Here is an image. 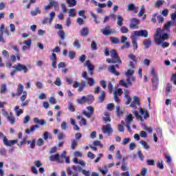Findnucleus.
I'll return each instance as SVG.
<instances>
[{
    "instance_id": "1",
    "label": "nucleus",
    "mask_w": 176,
    "mask_h": 176,
    "mask_svg": "<svg viewBox=\"0 0 176 176\" xmlns=\"http://www.w3.org/2000/svg\"><path fill=\"white\" fill-rule=\"evenodd\" d=\"M163 31H164V30L162 28H157L156 30V34L154 36V40L156 45H162V47H163V49H165V47H168V46H170V43L168 42L163 41H167L169 36L168 33H164L163 34H162V32H163Z\"/></svg>"
},
{
    "instance_id": "2",
    "label": "nucleus",
    "mask_w": 176,
    "mask_h": 176,
    "mask_svg": "<svg viewBox=\"0 0 176 176\" xmlns=\"http://www.w3.org/2000/svg\"><path fill=\"white\" fill-rule=\"evenodd\" d=\"M56 30H60L58 32V35L60 40L59 41V45H63V41L65 40V32L63 30V25L58 23L55 25Z\"/></svg>"
},
{
    "instance_id": "3",
    "label": "nucleus",
    "mask_w": 176,
    "mask_h": 176,
    "mask_svg": "<svg viewBox=\"0 0 176 176\" xmlns=\"http://www.w3.org/2000/svg\"><path fill=\"white\" fill-rule=\"evenodd\" d=\"M100 31L105 36H109L110 35H113V34H116V30L115 28H111V25H107L103 29H101Z\"/></svg>"
},
{
    "instance_id": "4",
    "label": "nucleus",
    "mask_w": 176,
    "mask_h": 176,
    "mask_svg": "<svg viewBox=\"0 0 176 176\" xmlns=\"http://www.w3.org/2000/svg\"><path fill=\"white\" fill-rule=\"evenodd\" d=\"M12 68L18 72H23V74H27V72H28V68L27 67V66L21 63L14 65Z\"/></svg>"
},
{
    "instance_id": "5",
    "label": "nucleus",
    "mask_w": 176,
    "mask_h": 176,
    "mask_svg": "<svg viewBox=\"0 0 176 176\" xmlns=\"http://www.w3.org/2000/svg\"><path fill=\"white\" fill-rule=\"evenodd\" d=\"M132 35H134V36H143V38H148L149 36V33L148 32V30H141L138 31H134L131 33Z\"/></svg>"
},
{
    "instance_id": "6",
    "label": "nucleus",
    "mask_w": 176,
    "mask_h": 176,
    "mask_svg": "<svg viewBox=\"0 0 176 176\" xmlns=\"http://www.w3.org/2000/svg\"><path fill=\"white\" fill-rule=\"evenodd\" d=\"M110 56L113 60H115L116 63H119V64H122V60H120V57L118 55V52L114 49L110 51Z\"/></svg>"
},
{
    "instance_id": "7",
    "label": "nucleus",
    "mask_w": 176,
    "mask_h": 176,
    "mask_svg": "<svg viewBox=\"0 0 176 176\" xmlns=\"http://www.w3.org/2000/svg\"><path fill=\"white\" fill-rule=\"evenodd\" d=\"M122 94H123V90H122V89H120V88L113 91V98H114V100L116 101V102L118 103L120 102V99L119 98L118 96H122Z\"/></svg>"
},
{
    "instance_id": "8",
    "label": "nucleus",
    "mask_w": 176,
    "mask_h": 176,
    "mask_svg": "<svg viewBox=\"0 0 176 176\" xmlns=\"http://www.w3.org/2000/svg\"><path fill=\"white\" fill-rule=\"evenodd\" d=\"M87 82H86V81L82 80L80 84L78 82H76L74 85H73V87H74V89H77V87H78V91H83V89H85V87H86V85Z\"/></svg>"
},
{
    "instance_id": "9",
    "label": "nucleus",
    "mask_w": 176,
    "mask_h": 176,
    "mask_svg": "<svg viewBox=\"0 0 176 176\" xmlns=\"http://www.w3.org/2000/svg\"><path fill=\"white\" fill-rule=\"evenodd\" d=\"M140 24V20L135 18L131 19V23L129 25L130 28L132 30H137L138 25Z\"/></svg>"
},
{
    "instance_id": "10",
    "label": "nucleus",
    "mask_w": 176,
    "mask_h": 176,
    "mask_svg": "<svg viewBox=\"0 0 176 176\" xmlns=\"http://www.w3.org/2000/svg\"><path fill=\"white\" fill-rule=\"evenodd\" d=\"M50 60L52 61V68L56 69L57 68V55L56 54L52 53V55L50 56Z\"/></svg>"
},
{
    "instance_id": "11",
    "label": "nucleus",
    "mask_w": 176,
    "mask_h": 176,
    "mask_svg": "<svg viewBox=\"0 0 176 176\" xmlns=\"http://www.w3.org/2000/svg\"><path fill=\"white\" fill-rule=\"evenodd\" d=\"M3 142L4 145L6 146H12V145H14V144H17V140H8V138L6 137H3Z\"/></svg>"
},
{
    "instance_id": "12",
    "label": "nucleus",
    "mask_w": 176,
    "mask_h": 176,
    "mask_svg": "<svg viewBox=\"0 0 176 176\" xmlns=\"http://www.w3.org/2000/svg\"><path fill=\"white\" fill-rule=\"evenodd\" d=\"M102 130L104 134L107 133L109 135L111 134V133H113V129L111 124L104 125Z\"/></svg>"
},
{
    "instance_id": "13",
    "label": "nucleus",
    "mask_w": 176,
    "mask_h": 176,
    "mask_svg": "<svg viewBox=\"0 0 176 176\" xmlns=\"http://www.w3.org/2000/svg\"><path fill=\"white\" fill-rule=\"evenodd\" d=\"M133 101L130 104L131 108H135L137 105H140V98L137 96H133Z\"/></svg>"
},
{
    "instance_id": "14",
    "label": "nucleus",
    "mask_w": 176,
    "mask_h": 176,
    "mask_svg": "<svg viewBox=\"0 0 176 176\" xmlns=\"http://www.w3.org/2000/svg\"><path fill=\"white\" fill-rule=\"evenodd\" d=\"M24 93V85L22 84H19L16 88V97H20L21 94H23Z\"/></svg>"
},
{
    "instance_id": "15",
    "label": "nucleus",
    "mask_w": 176,
    "mask_h": 176,
    "mask_svg": "<svg viewBox=\"0 0 176 176\" xmlns=\"http://www.w3.org/2000/svg\"><path fill=\"white\" fill-rule=\"evenodd\" d=\"M50 162H58V163H63V161L60 160V154L56 153L54 155L50 156Z\"/></svg>"
},
{
    "instance_id": "16",
    "label": "nucleus",
    "mask_w": 176,
    "mask_h": 176,
    "mask_svg": "<svg viewBox=\"0 0 176 176\" xmlns=\"http://www.w3.org/2000/svg\"><path fill=\"white\" fill-rule=\"evenodd\" d=\"M118 67H119V65H118L109 66L107 67V69L109 71H110V72H111V74H113L116 76H119V72H116V70L115 69V68H118Z\"/></svg>"
},
{
    "instance_id": "17",
    "label": "nucleus",
    "mask_w": 176,
    "mask_h": 176,
    "mask_svg": "<svg viewBox=\"0 0 176 176\" xmlns=\"http://www.w3.org/2000/svg\"><path fill=\"white\" fill-rule=\"evenodd\" d=\"M131 39H132V46L133 47V50H137V49H138V44L137 43V37L131 34Z\"/></svg>"
},
{
    "instance_id": "18",
    "label": "nucleus",
    "mask_w": 176,
    "mask_h": 176,
    "mask_svg": "<svg viewBox=\"0 0 176 176\" xmlns=\"http://www.w3.org/2000/svg\"><path fill=\"white\" fill-rule=\"evenodd\" d=\"M76 119L78 120H80V126H86L87 121H86V119H85V118H83V116L82 115H78L76 116ZM81 119V120H80Z\"/></svg>"
},
{
    "instance_id": "19",
    "label": "nucleus",
    "mask_w": 176,
    "mask_h": 176,
    "mask_svg": "<svg viewBox=\"0 0 176 176\" xmlns=\"http://www.w3.org/2000/svg\"><path fill=\"white\" fill-rule=\"evenodd\" d=\"M153 78L151 80L152 83L153 85V90L157 89V82H159V77H157V74L155 76H153Z\"/></svg>"
},
{
    "instance_id": "20",
    "label": "nucleus",
    "mask_w": 176,
    "mask_h": 176,
    "mask_svg": "<svg viewBox=\"0 0 176 176\" xmlns=\"http://www.w3.org/2000/svg\"><path fill=\"white\" fill-rule=\"evenodd\" d=\"M93 115H94V107L89 106V118L90 119L91 122L94 121V117H93Z\"/></svg>"
},
{
    "instance_id": "21",
    "label": "nucleus",
    "mask_w": 176,
    "mask_h": 176,
    "mask_svg": "<svg viewBox=\"0 0 176 176\" xmlns=\"http://www.w3.org/2000/svg\"><path fill=\"white\" fill-rule=\"evenodd\" d=\"M80 34L81 36L86 37L87 35H89V28L84 27L81 29L80 31Z\"/></svg>"
},
{
    "instance_id": "22",
    "label": "nucleus",
    "mask_w": 176,
    "mask_h": 176,
    "mask_svg": "<svg viewBox=\"0 0 176 176\" xmlns=\"http://www.w3.org/2000/svg\"><path fill=\"white\" fill-rule=\"evenodd\" d=\"M152 45V41L151 39H144L143 41V46L144 47V49H149L151 47V45Z\"/></svg>"
},
{
    "instance_id": "23",
    "label": "nucleus",
    "mask_w": 176,
    "mask_h": 176,
    "mask_svg": "<svg viewBox=\"0 0 176 176\" xmlns=\"http://www.w3.org/2000/svg\"><path fill=\"white\" fill-rule=\"evenodd\" d=\"M39 125L36 124V125H33L32 126V127L30 129H27L25 130V133L26 134H30V133H34V131H35L36 130V129H39Z\"/></svg>"
},
{
    "instance_id": "24",
    "label": "nucleus",
    "mask_w": 176,
    "mask_h": 176,
    "mask_svg": "<svg viewBox=\"0 0 176 176\" xmlns=\"http://www.w3.org/2000/svg\"><path fill=\"white\" fill-rule=\"evenodd\" d=\"M133 115H135L136 119L138 120H141V122H144V118H142V116L140 115V112L135 110L133 112Z\"/></svg>"
},
{
    "instance_id": "25",
    "label": "nucleus",
    "mask_w": 176,
    "mask_h": 176,
    "mask_svg": "<svg viewBox=\"0 0 176 176\" xmlns=\"http://www.w3.org/2000/svg\"><path fill=\"white\" fill-rule=\"evenodd\" d=\"M139 112L140 115H143L144 119H148V118H149V113H148V111H145V110L140 109Z\"/></svg>"
},
{
    "instance_id": "26",
    "label": "nucleus",
    "mask_w": 176,
    "mask_h": 176,
    "mask_svg": "<svg viewBox=\"0 0 176 176\" xmlns=\"http://www.w3.org/2000/svg\"><path fill=\"white\" fill-rule=\"evenodd\" d=\"M89 74L91 76H93V75H94V66L91 63H89Z\"/></svg>"
},
{
    "instance_id": "27",
    "label": "nucleus",
    "mask_w": 176,
    "mask_h": 176,
    "mask_svg": "<svg viewBox=\"0 0 176 176\" xmlns=\"http://www.w3.org/2000/svg\"><path fill=\"white\" fill-rule=\"evenodd\" d=\"M14 111H15L16 116H20V115H21V113H23L24 112V111H23V109H20V107H19V106H15Z\"/></svg>"
},
{
    "instance_id": "28",
    "label": "nucleus",
    "mask_w": 176,
    "mask_h": 176,
    "mask_svg": "<svg viewBox=\"0 0 176 176\" xmlns=\"http://www.w3.org/2000/svg\"><path fill=\"white\" fill-rule=\"evenodd\" d=\"M89 101V99L86 96H82L81 98L77 100L78 104H86Z\"/></svg>"
},
{
    "instance_id": "29",
    "label": "nucleus",
    "mask_w": 176,
    "mask_h": 176,
    "mask_svg": "<svg viewBox=\"0 0 176 176\" xmlns=\"http://www.w3.org/2000/svg\"><path fill=\"white\" fill-rule=\"evenodd\" d=\"M110 41H111V43H113L115 45H116L118 43H120V40L118 37L111 36V37H110Z\"/></svg>"
},
{
    "instance_id": "30",
    "label": "nucleus",
    "mask_w": 176,
    "mask_h": 176,
    "mask_svg": "<svg viewBox=\"0 0 176 176\" xmlns=\"http://www.w3.org/2000/svg\"><path fill=\"white\" fill-rule=\"evenodd\" d=\"M76 146H78V141L75 139L72 140L71 149L74 151V149L76 148Z\"/></svg>"
},
{
    "instance_id": "31",
    "label": "nucleus",
    "mask_w": 176,
    "mask_h": 176,
    "mask_svg": "<svg viewBox=\"0 0 176 176\" xmlns=\"http://www.w3.org/2000/svg\"><path fill=\"white\" fill-rule=\"evenodd\" d=\"M30 13L32 16H36V14H41V10L39 9V7H36L35 10H32Z\"/></svg>"
},
{
    "instance_id": "32",
    "label": "nucleus",
    "mask_w": 176,
    "mask_h": 176,
    "mask_svg": "<svg viewBox=\"0 0 176 176\" xmlns=\"http://www.w3.org/2000/svg\"><path fill=\"white\" fill-rule=\"evenodd\" d=\"M171 89H173V86L170 85V83H168L166 87L165 93L166 96H168L170 94V91H171Z\"/></svg>"
},
{
    "instance_id": "33",
    "label": "nucleus",
    "mask_w": 176,
    "mask_h": 176,
    "mask_svg": "<svg viewBox=\"0 0 176 176\" xmlns=\"http://www.w3.org/2000/svg\"><path fill=\"white\" fill-rule=\"evenodd\" d=\"M123 21H124V19L122 17V16L118 15L117 25H119V27H122V25H123Z\"/></svg>"
},
{
    "instance_id": "34",
    "label": "nucleus",
    "mask_w": 176,
    "mask_h": 176,
    "mask_svg": "<svg viewBox=\"0 0 176 176\" xmlns=\"http://www.w3.org/2000/svg\"><path fill=\"white\" fill-rule=\"evenodd\" d=\"M125 121H126V124H131V123H132V122H133V115L132 114L128 115L126 116Z\"/></svg>"
},
{
    "instance_id": "35",
    "label": "nucleus",
    "mask_w": 176,
    "mask_h": 176,
    "mask_svg": "<svg viewBox=\"0 0 176 176\" xmlns=\"http://www.w3.org/2000/svg\"><path fill=\"white\" fill-rule=\"evenodd\" d=\"M6 90H8V87H7L6 84L2 85L1 88H0L1 94H3L4 93H6Z\"/></svg>"
},
{
    "instance_id": "36",
    "label": "nucleus",
    "mask_w": 176,
    "mask_h": 176,
    "mask_svg": "<svg viewBox=\"0 0 176 176\" xmlns=\"http://www.w3.org/2000/svg\"><path fill=\"white\" fill-rule=\"evenodd\" d=\"M103 120L105 123H108V122H111V117H109V113H105L104 117H103Z\"/></svg>"
},
{
    "instance_id": "37",
    "label": "nucleus",
    "mask_w": 176,
    "mask_h": 176,
    "mask_svg": "<svg viewBox=\"0 0 176 176\" xmlns=\"http://www.w3.org/2000/svg\"><path fill=\"white\" fill-rule=\"evenodd\" d=\"M133 75H134V70L131 69H129L125 73V76L126 77H131V76H133Z\"/></svg>"
},
{
    "instance_id": "38",
    "label": "nucleus",
    "mask_w": 176,
    "mask_h": 176,
    "mask_svg": "<svg viewBox=\"0 0 176 176\" xmlns=\"http://www.w3.org/2000/svg\"><path fill=\"white\" fill-rule=\"evenodd\" d=\"M116 113L118 118H120L121 115H123V111L120 110V106L116 107Z\"/></svg>"
},
{
    "instance_id": "39",
    "label": "nucleus",
    "mask_w": 176,
    "mask_h": 176,
    "mask_svg": "<svg viewBox=\"0 0 176 176\" xmlns=\"http://www.w3.org/2000/svg\"><path fill=\"white\" fill-rule=\"evenodd\" d=\"M105 98V91H102L99 96V102H102Z\"/></svg>"
},
{
    "instance_id": "40",
    "label": "nucleus",
    "mask_w": 176,
    "mask_h": 176,
    "mask_svg": "<svg viewBox=\"0 0 176 176\" xmlns=\"http://www.w3.org/2000/svg\"><path fill=\"white\" fill-rule=\"evenodd\" d=\"M20 100L21 102H24L27 100V91H24L23 95L21 96Z\"/></svg>"
},
{
    "instance_id": "41",
    "label": "nucleus",
    "mask_w": 176,
    "mask_h": 176,
    "mask_svg": "<svg viewBox=\"0 0 176 176\" xmlns=\"http://www.w3.org/2000/svg\"><path fill=\"white\" fill-rule=\"evenodd\" d=\"M8 120L10 122L11 124H14L16 123V119L12 116L7 117Z\"/></svg>"
},
{
    "instance_id": "42",
    "label": "nucleus",
    "mask_w": 176,
    "mask_h": 176,
    "mask_svg": "<svg viewBox=\"0 0 176 176\" xmlns=\"http://www.w3.org/2000/svg\"><path fill=\"white\" fill-rule=\"evenodd\" d=\"M140 144H141V145H142V146L144 149H149L150 146L148 144V143H146V142L142 140V141H140Z\"/></svg>"
},
{
    "instance_id": "43",
    "label": "nucleus",
    "mask_w": 176,
    "mask_h": 176,
    "mask_svg": "<svg viewBox=\"0 0 176 176\" xmlns=\"http://www.w3.org/2000/svg\"><path fill=\"white\" fill-rule=\"evenodd\" d=\"M91 50H97L98 49V47H97V43H96V41L91 42Z\"/></svg>"
},
{
    "instance_id": "44",
    "label": "nucleus",
    "mask_w": 176,
    "mask_h": 176,
    "mask_svg": "<svg viewBox=\"0 0 176 176\" xmlns=\"http://www.w3.org/2000/svg\"><path fill=\"white\" fill-rule=\"evenodd\" d=\"M120 32L122 34H127V32H129V28H127L126 26H122L120 28Z\"/></svg>"
},
{
    "instance_id": "45",
    "label": "nucleus",
    "mask_w": 176,
    "mask_h": 176,
    "mask_svg": "<svg viewBox=\"0 0 176 176\" xmlns=\"http://www.w3.org/2000/svg\"><path fill=\"white\" fill-rule=\"evenodd\" d=\"M120 86H123V87H126V89L129 88V84H127L124 80H121L120 81Z\"/></svg>"
},
{
    "instance_id": "46",
    "label": "nucleus",
    "mask_w": 176,
    "mask_h": 176,
    "mask_svg": "<svg viewBox=\"0 0 176 176\" xmlns=\"http://www.w3.org/2000/svg\"><path fill=\"white\" fill-rule=\"evenodd\" d=\"M144 13H145V8H144V6H142L140 11L138 14V16H139V17H141L142 15L144 14Z\"/></svg>"
},
{
    "instance_id": "47",
    "label": "nucleus",
    "mask_w": 176,
    "mask_h": 176,
    "mask_svg": "<svg viewBox=\"0 0 176 176\" xmlns=\"http://www.w3.org/2000/svg\"><path fill=\"white\" fill-rule=\"evenodd\" d=\"M69 16L70 17H74V16L76 15V12H75V9L74 8L70 9L69 11Z\"/></svg>"
},
{
    "instance_id": "48",
    "label": "nucleus",
    "mask_w": 176,
    "mask_h": 176,
    "mask_svg": "<svg viewBox=\"0 0 176 176\" xmlns=\"http://www.w3.org/2000/svg\"><path fill=\"white\" fill-rule=\"evenodd\" d=\"M89 85L91 87L94 86L96 85V80L93 78H89Z\"/></svg>"
},
{
    "instance_id": "49",
    "label": "nucleus",
    "mask_w": 176,
    "mask_h": 176,
    "mask_svg": "<svg viewBox=\"0 0 176 176\" xmlns=\"http://www.w3.org/2000/svg\"><path fill=\"white\" fill-rule=\"evenodd\" d=\"M73 45L74 47H76L77 49H80V43L79 42V40H76Z\"/></svg>"
},
{
    "instance_id": "50",
    "label": "nucleus",
    "mask_w": 176,
    "mask_h": 176,
    "mask_svg": "<svg viewBox=\"0 0 176 176\" xmlns=\"http://www.w3.org/2000/svg\"><path fill=\"white\" fill-rule=\"evenodd\" d=\"M108 89H109V94H111V93H112V91H113V85L112 84L111 82H109Z\"/></svg>"
},
{
    "instance_id": "51",
    "label": "nucleus",
    "mask_w": 176,
    "mask_h": 176,
    "mask_svg": "<svg viewBox=\"0 0 176 176\" xmlns=\"http://www.w3.org/2000/svg\"><path fill=\"white\" fill-rule=\"evenodd\" d=\"M67 3L69 8H72L73 6H76V1H67Z\"/></svg>"
},
{
    "instance_id": "52",
    "label": "nucleus",
    "mask_w": 176,
    "mask_h": 176,
    "mask_svg": "<svg viewBox=\"0 0 176 176\" xmlns=\"http://www.w3.org/2000/svg\"><path fill=\"white\" fill-rule=\"evenodd\" d=\"M76 54L74 51H69V57L70 60H74L75 58Z\"/></svg>"
},
{
    "instance_id": "53",
    "label": "nucleus",
    "mask_w": 176,
    "mask_h": 176,
    "mask_svg": "<svg viewBox=\"0 0 176 176\" xmlns=\"http://www.w3.org/2000/svg\"><path fill=\"white\" fill-rule=\"evenodd\" d=\"M60 127L62 130H67V129L68 128V124L66 122H63Z\"/></svg>"
},
{
    "instance_id": "54",
    "label": "nucleus",
    "mask_w": 176,
    "mask_h": 176,
    "mask_svg": "<svg viewBox=\"0 0 176 176\" xmlns=\"http://www.w3.org/2000/svg\"><path fill=\"white\" fill-rule=\"evenodd\" d=\"M68 105L69 111H71V112H75V106H74V104L69 103Z\"/></svg>"
},
{
    "instance_id": "55",
    "label": "nucleus",
    "mask_w": 176,
    "mask_h": 176,
    "mask_svg": "<svg viewBox=\"0 0 176 176\" xmlns=\"http://www.w3.org/2000/svg\"><path fill=\"white\" fill-rule=\"evenodd\" d=\"M72 168L75 170V171H79L80 173L83 171V169H82V167L79 166H73Z\"/></svg>"
},
{
    "instance_id": "56",
    "label": "nucleus",
    "mask_w": 176,
    "mask_h": 176,
    "mask_svg": "<svg viewBox=\"0 0 176 176\" xmlns=\"http://www.w3.org/2000/svg\"><path fill=\"white\" fill-rule=\"evenodd\" d=\"M76 23H78V24L80 25H83V24H85V20H83L82 18H78L76 19Z\"/></svg>"
},
{
    "instance_id": "57",
    "label": "nucleus",
    "mask_w": 176,
    "mask_h": 176,
    "mask_svg": "<svg viewBox=\"0 0 176 176\" xmlns=\"http://www.w3.org/2000/svg\"><path fill=\"white\" fill-rule=\"evenodd\" d=\"M34 166L39 168V167H42V162L39 160L34 161Z\"/></svg>"
},
{
    "instance_id": "58",
    "label": "nucleus",
    "mask_w": 176,
    "mask_h": 176,
    "mask_svg": "<svg viewBox=\"0 0 176 176\" xmlns=\"http://www.w3.org/2000/svg\"><path fill=\"white\" fill-rule=\"evenodd\" d=\"M170 81L176 86V73L172 75Z\"/></svg>"
},
{
    "instance_id": "59",
    "label": "nucleus",
    "mask_w": 176,
    "mask_h": 176,
    "mask_svg": "<svg viewBox=\"0 0 176 176\" xmlns=\"http://www.w3.org/2000/svg\"><path fill=\"white\" fill-rule=\"evenodd\" d=\"M43 139L39 138L36 142V145L38 146H42V145H43Z\"/></svg>"
},
{
    "instance_id": "60",
    "label": "nucleus",
    "mask_w": 176,
    "mask_h": 176,
    "mask_svg": "<svg viewBox=\"0 0 176 176\" xmlns=\"http://www.w3.org/2000/svg\"><path fill=\"white\" fill-rule=\"evenodd\" d=\"M163 3H164V1H157L155 3V8H160V6H162L163 5Z\"/></svg>"
},
{
    "instance_id": "61",
    "label": "nucleus",
    "mask_w": 176,
    "mask_h": 176,
    "mask_svg": "<svg viewBox=\"0 0 176 176\" xmlns=\"http://www.w3.org/2000/svg\"><path fill=\"white\" fill-rule=\"evenodd\" d=\"M100 86H102V87H103V89H107V81L106 80H101L100 82Z\"/></svg>"
},
{
    "instance_id": "62",
    "label": "nucleus",
    "mask_w": 176,
    "mask_h": 176,
    "mask_svg": "<svg viewBox=\"0 0 176 176\" xmlns=\"http://www.w3.org/2000/svg\"><path fill=\"white\" fill-rule=\"evenodd\" d=\"M31 171L33 174H35L36 175H37V174L38 173V169H36V167H35V166L31 167Z\"/></svg>"
},
{
    "instance_id": "63",
    "label": "nucleus",
    "mask_w": 176,
    "mask_h": 176,
    "mask_svg": "<svg viewBox=\"0 0 176 176\" xmlns=\"http://www.w3.org/2000/svg\"><path fill=\"white\" fill-rule=\"evenodd\" d=\"M54 85H56V86H61L62 82L60 78H56V81L54 82Z\"/></svg>"
},
{
    "instance_id": "64",
    "label": "nucleus",
    "mask_w": 176,
    "mask_h": 176,
    "mask_svg": "<svg viewBox=\"0 0 176 176\" xmlns=\"http://www.w3.org/2000/svg\"><path fill=\"white\" fill-rule=\"evenodd\" d=\"M148 166H155V160H148L146 161Z\"/></svg>"
}]
</instances>
